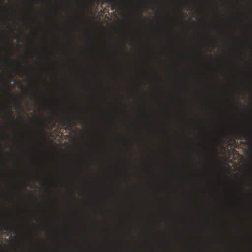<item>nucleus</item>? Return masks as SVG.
Returning <instances> with one entry per match:
<instances>
[{
	"label": "nucleus",
	"instance_id": "obj_1",
	"mask_svg": "<svg viewBox=\"0 0 252 252\" xmlns=\"http://www.w3.org/2000/svg\"><path fill=\"white\" fill-rule=\"evenodd\" d=\"M103 1L110 4L113 8L121 4V1L119 0H103Z\"/></svg>",
	"mask_w": 252,
	"mask_h": 252
},
{
	"label": "nucleus",
	"instance_id": "obj_2",
	"mask_svg": "<svg viewBox=\"0 0 252 252\" xmlns=\"http://www.w3.org/2000/svg\"><path fill=\"white\" fill-rule=\"evenodd\" d=\"M3 229L6 231L9 230H13L15 229V227L11 225L6 223L3 227Z\"/></svg>",
	"mask_w": 252,
	"mask_h": 252
},
{
	"label": "nucleus",
	"instance_id": "obj_3",
	"mask_svg": "<svg viewBox=\"0 0 252 252\" xmlns=\"http://www.w3.org/2000/svg\"><path fill=\"white\" fill-rule=\"evenodd\" d=\"M242 135L244 137V138H245V139L247 141H249L251 139L250 134L249 133V132L247 131H245V132H244L242 134Z\"/></svg>",
	"mask_w": 252,
	"mask_h": 252
},
{
	"label": "nucleus",
	"instance_id": "obj_4",
	"mask_svg": "<svg viewBox=\"0 0 252 252\" xmlns=\"http://www.w3.org/2000/svg\"><path fill=\"white\" fill-rule=\"evenodd\" d=\"M68 122H70V120H68V121H67L66 120H63V125L64 126H66L67 125Z\"/></svg>",
	"mask_w": 252,
	"mask_h": 252
},
{
	"label": "nucleus",
	"instance_id": "obj_5",
	"mask_svg": "<svg viewBox=\"0 0 252 252\" xmlns=\"http://www.w3.org/2000/svg\"><path fill=\"white\" fill-rule=\"evenodd\" d=\"M6 93H8V94L10 93V89L9 88H8L7 90L6 91Z\"/></svg>",
	"mask_w": 252,
	"mask_h": 252
},
{
	"label": "nucleus",
	"instance_id": "obj_6",
	"mask_svg": "<svg viewBox=\"0 0 252 252\" xmlns=\"http://www.w3.org/2000/svg\"><path fill=\"white\" fill-rule=\"evenodd\" d=\"M4 1V0H2V1L3 2Z\"/></svg>",
	"mask_w": 252,
	"mask_h": 252
}]
</instances>
